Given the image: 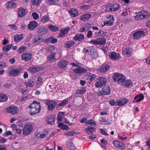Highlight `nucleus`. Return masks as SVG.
<instances>
[{"instance_id": "nucleus-1", "label": "nucleus", "mask_w": 150, "mask_h": 150, "mask_svg": "<svg viewBox=\"0 0 150 150\" xmlns=\"http://www.w3.org/2000/svg\"><path fill=\"white\" fill-rule=\"evenodd\" d=\"M97 80L98 81L95 83L96 87L102 88L106 86L107 81L105 78L100 77Z\"/></svg>"}, {"instance_id": "nucleus-2", "label": "nucleus", "mask_w": 150, "mask_h": 150, "mask_svg": "<svg viewBox=\"0 0 150 150\" xmlns=\"http://www.w3.org/2000/svg\"><path fill=\"white\" fill-rule=\"evenodd\" d=\"M46 104L48 106V109L50 110H52L55 108L57 105V103L53 100L47 99L46 100Z\"/></svg>"}, {"instance_id": "nucleus-3", "label": "nucleus", "mask_w": 150, "mask_h": 150, "mask_svg": "<svg viewBox=\"0 0 150 150\" xmlns=\"http://www.w3.org/2000/svg\"><path fill=\"white\" fill-rule=\"evenodd\" d=\"M33 126L30 124L25 125L24 127L23 132V134L27 135L30 134L33 130Z\"/></svg>"}, {"instance_id": "nucleus-4", "label": "nucleus", "mask_w": 150, "mask_h": 150, "mask_svg": "<svg viewBox=\"0 0 150 150\" xmlns=\"http://www.w3.org/2000/svg\"><path fill=\"white\" fill-rule=\"evenodd\" d=\"M22 69L18 68L16 69H12L9 71V74L11 76H18L21 73Z\"/></svg>"}, {"instance_id": "nucleus-5", "label": "nucleus", "mask_w": 150, "mask_h": 150, "mask_svg": "<svg viewBox=\"0 0 150 150\" xmlns=\"http://www.w3.org/2000/svg\"><path fill=\"white\" fill-rule=\"evenodd\" d=\"M145 36L144 32L143 31L139 30L133 34V37L134 39H139Z\"/></svg>"}, {"instance_id": "nucleus-6", "label": "nucleus", "mask_w": 150, "mask_h": 150, "mask_svg": "<svg viewBox=\"0 0 150 150\" xmlns=\"http://www.w3.org/2000/svg\"><path fill=\"white\" fill-rule=\"evenodd\" d=\"M6 110L8 112L12 114H16L18 112V108L16 106H9L6 108Z\"/></svg>"}, {"instance_id": "nucleus-7", "label": "nucleus", "mask_w": 150, "mask_h": 150, "mask_svg": "<svg viewBox=\"0 0 150 150\" xmlns=\"http://www.w3.org/2000/svg\"><path fill=\"white\" fill-rule=\"evenodd\" d=\"M110 67L106 64H103L100 66L98 69V71L102 73H105L109 70Z\"/></svg>"}, {"instance_id": "nucleus-8", "label": "nucleus", "mask_w": 150, "mask_h": 150, "mask_svg": "<svg viewBox=\"0 0 150 150\" xmlns=\"http://www.w3.org/2000/svg\"><path fill=\"white\" fill-rule=\"evenodd\" d=\"M68 64V62L64 60H62L58 62V66L60 69H67V66Z\"/></svg>"}, {"instance_id": "nucleus-9", "label": "nucleus", "mask_w": 150, "mask_h": 150, "mask_svg": "<svg viewBox=\"0 0 150 150\" xmlns=\"http://www.w3.org/2000/svg\"><path fill=\"white\" fill-rule=\"evenodd\" d=\"M36 30L37 33L40 35H45L48 31L47 28L43 26L38 28Z\"/></svg>"}, {"instance_id": "nucleus-10", "label": "nucleus", "mask_w": 150, "mask_h": 150, "mask_svg": "<svg viewBox=\"0 0 150 150\" xmlns=\"http://www.w3.org/2000/svg\"><path fill=\"white\" fill-rule=\"evenodd\" d=\"M109 55L110 58L113 60H117L119 59L120 54L115 52H111Z\"/></svg>"}, {"instance_id": "nucleus-11", "label": "nucleus", "mask_w": 150, "mask_h": 150, "mask_svg": "<svg viewBox=\"0 0 150 150\" xmlns=\"http://www.w3.org/2000/svg\"><path fill=\"white\" fill-rule=\"evenodd\" d=\"M38 25L37 23L35 21H31L28 25V29L32 30L35 29Z\"/></svg>"}, {"instance_id": "nucleus-12", "label": "nucleus", "mask_w": 150, "mask_h": 150, "mask_svg": "<svg viewBox=\"0 0 150 150\" xmlns=\"http://www.w3.org/2000/svg\"><path fill=\"white\" fill-rule=\"evenodd\" d=\"M32 56V54L30 53H24L22 56V59L26 62L28 61L31 59Z\"/></svg>"}, {"instance_id": "nucleus-13", "label": "nucleus", "mask_w": 150, "mask_h": 150, "mask_svg": "<svg viewBox=\"0 0 150 150\" xmlns=\"http://www.w3.org/2000/svg\"><path fill=\"white\" fill-rule=\"evenodd\" d=\"M13 44H11L10 45L4 46L2 48V50L4 52H6L9 51L12 47L13 50H14L17 49V47L16 46H13Z\"/></svg>"}, {"instance_id": "nucleus-14", "label": "nucleus", "mask_w": 150, "mask_h": 150, "mask_svg": "<svg viewBox=\"0 0 150 150\" xmlns=\"http://www.w3.org/2000/svg\"><path fill=\"white\" fill-rule=\"evenodd\" d=\"M69 28L68 27L62 30H61L58 35V37L60 38L65 36L67 34L68 32L69 31Z\"/></svg>"}, {"instance_id": "nucleus-15", "label": "nucleus", "mask_w": 150, "mask_h": 150, "mask_svg": "<svg viewBox=\"0 0 150 150\" xmlns=\"http://www.w3.org/2000/svg\"><path fill=\"white\" fill-rule=\"evenodd\" d=\"M54 119L55 117L53 115H48L47 116L46 121L48 124L52 125L54 123Z\"/></svg>"}, {"instance_id": "nucleus-16", "label": "nucleus", "mask_w": 150, "mask_h": 150, "mask_svg": "<svg viewBox=\"0 0 150 150\" xmlns=\"http://www.w3.org/2000/svg\"><path fill=\"white\" fill-rule=\"evenodd\" d=\"M129 100L126 98H123L122 99L116 101V105L120 106H122L127 103Z\"/></svg>"}, {"instance_id": "nucleus-17", "label": "nucleus", "mask_w": 150, "mask_h": 150, "mask_svg": "<svg viewBox=\"0 0 150 150\" xmlns=\"http://www.w3.org/2000/svg\"><path fill=\"white\" fill-rule=\"evenodd\" d=\"M132 52V50L129 48H126L122 51V53L125 57L130 56L131 55Z\"/></svg>"}, {"instance_id": "nucleus-18", "label": "nucleus", "mask_w": 150, "mask_h": 150, "mask_svg": "<svg viewBox=\"0 0 150 150\" xmlns=\"http://www.w3.org/2000/svg\"><path fill=\"white\" fill-rule=\"evenodd\" d=\"M74 72L76 74H81L86 73V69L85 68H78L74 69Z\"/></svg>"}, {"instance_id": "nucleus-19", "label": "nucleus", "mask_w": 150, "mask_h": 150, "mask_svg": "<svg viewBox=\"0 0 150 150\" xmlns=\"http://www.w3.org/2000/svg\"><path fill=\"white\" fill-rule=\"evenodd\" d=\"M43 40V38L42 36H38V37H35L33 39V42L35 44H38L40 42H42Z\"/></svg>"}, {"instance_id": "nucleus-20", "label": "nucleus", "mask_w": 150, "mask_h": 150, "mask_svg": "<svg viewBox=\"0 0 150 150\" xmlns=\"http://www.w3.org/2000/svg\"><path fill=\"white\" fill-rule=\"evenodd\" d=\"M40 103H38L37 101L35 100L30 104V105L28 106V108H35L37 109L38 108H41V106L40 105Z\"/></svg>"}, {"instance_id": "nucleus-21", "label": "nucleus", "mask_w": 150, "mask_h": 150, "mask_svg": "<svg viewBox=\"0 0 150 150\" xmlns=\"http://www.w3.org/2000/svg\"><path fill=\"white\" fill-rule=\"evenodd\" d=\"M6 8H13L16 7V3L14 2L9 1L6 3Z\"/></svg>"}, {"instance_id": "nucleus-22", "label": "nucleus", "mask_w": 150, "mask_h": 150, "mask_svg": "<svg viewBox=\"0 0 150 150\" xmlns=\"http://www.w3.org/2000/svg\"><path fill=\"white\" fill-rule=\"evenodd\" d=\"M84 39V35L81 34H76L73 38V39L75 41H81Z\"/></svg>"}, {"instance_id": "nucleus-23", "label": "nucleus", "mask_w": 150, "mask_h": 150, "mask_svg": "<svg viewBox=\"0 0 150 150\" xmlns=\"http://www.w3.org/2000/svg\"><path fill=\"white\" fill-rule=\"evenodd\" d=\"M144 98V96L142 94H140L139 95H137L134 98V100H133L132 102L134 103H135L136 102H139Z\"/></svg>"}, {"instance_id": "nucleus-24", "label": "nucleus", "mask_w": 150, "mask_h": 150, "mask_svg": "<svg viewBox=\"0 0 150 150\" xmlns=\"http://www.w3.org/2000/svg\"><path fill=\"white\" fill-rule=\"evenodd\" d=\"M91 27V24L88 23L86 24L84 27L80 28V32H84L89 30Z\"/></svg>"}, {"instance_id": "nucleus-25", "label": "nucleus", "mask_w": 150, "mask_h": 150, "mask_svg": "<svg viewBox=\"0 0 150 150\" xmlns=\"http://www.w3.org/2000/svg\"><path fill=\"white\" fill-rule=\"evenodd\" d=\"M102 88V91L104 95L110 94V88L108 85L105 86Z\"/></svg>"}, {"instance_id": "nucleus-26", "label": "nucleus", "mask_w": 150, "mask_h": 150, "mask_svg": "<svg viewBox=\"0 0 150 150\" xmlns=\"http://www.w3.org/2000/svg\"><path fill=\"white\" fill-rule=\"evenodd\" d=\"M121 74L117 73H115L113 77V79L114 81L115 82H117L119 83H122V81L120 79V78Z\"/></svg>"}, {"instance_id": "nucleus-27", "label": "nucleus", "mask_w": 150, "mask_h": 150, "mask_svg": "<svg viewBox=\"0 0 150 150\" xmlns=\"http://www.w3.org/2000/svg\"><path fill=\"white\" fill-rule=\"evenodd\" d=\"M91 16V15L89 13L84 14L81 17V20L83 21H86L88 20Z\"/></svg>"}, {"instance_id": "nucleus-28", "label": "nucleus", "mask_w": 150, "mask_h": 150, "mask_svg": "<svg viewBox=\"0 0 150 150\" xmlns=\"http://www.w3.org/2000/svg\"><path fill=\"white\" fill-rule=\"evenodd\" d=\"M96 129L95 128H94L92 126H90L86 129L85 131L88 134L91 135L93 134V131L95 132Z\"/></svg>"}, {"instance_id": "nucleus-29", "label": "nucleus", "mask_w": 150, "mask_h": 150, "mask_svg": "<svg viewBox=\"0 0 150 150\" xmlns=\"http://www.w3.org/2000/svg\"><path fill=\"white\" fill-rule=\"evenodd\" d=\"M89 54L90 55L97 54L96 49L93 46H89Z\"/></svg>"}, {"instance_id": "nucleus-30", "label": "nucleus", "mask_w": 150, "mask_h": 150, "mask_svg": "<svg viewBox=\"0 0 150 150\" xmlns=\"http://www.w3.org/2000/svg\"><path fill=\"white\" fill-rule=\"evenodd\" d=\"M31 108L30 113L31 115H35L36 114L38 113L41 110V108H38L37 109L35 108Z\"/></svg>"}, {"instance_id": "nucleus-31", "label": "nucleus", "mask_w": 150, "mask_h": 150, "mask_svg": "<svg viewBox=\"0 0 150 150\" xmlns=\"http://www.w3.org/2000/svg\"><path fill=\"white\" fill-rule=\"evenodd\" d=\"M69 13L71 16L73 17L77 16L78 14L77 10L74 8L71 9L69 11Z\"/></svg>"}, {"instance_id": "nucleus-32", "label": "nucleus", "mask_w": 150, "mask_h": 150, "mask_svg": "<svg viewBox=\"0 0 150 150\" xmlns=\"http://www.w3.org/2000/svg\"><path fill=\"white\" fill-rule=\"evenodd\" d=\"M23 35L22 34H17L14 37V40L17 42L22 40L23 38Z\"/></svg>"}, {"instance_id": "nucleus-33", "label": "nucleus", "mask_w": 150, "mask_h": 150, "mask_svg": "<svg viewBox=\"0 0 150 150\" xmlns=\"http://www.w3.org/2000/svg\"><path fill=\"white\" fill-rule=\"evenodd\" d=\"M26 14L25 10L23 8H20L18 12V16L19 17H22Z\"/></svg>"}, {"instance_id": "nucleus-34", "label": "nucleus", "mask_w": 150, "mask_h": 150, "mask_svg": "<svg viewBox=\"0 0 150 150\" xmlns=\"http://www.w3.org/2000/svg\"><path fill=\"white\" fill-rule=\"evenodd\" d=\"M8 98L5 95L0 92V102H4L7 101Z\"/></svg>"}, {"instance_id": "nucleus-35", "label": "nucleus", "mask_w": 150, "mask_h": 150, "mask_svg": "<svg viewBox=\"0 0 150 150\" xmlns=\"http://www.w3.org/2000/svg\"><path fill=\"white\" fill-rule=\"evenodd\" d=\"M142 13L143 19H147L150 17V13L147 11H142Z\"/></svg>"}, {"instance_id": "nucleus-36", "label": "nucleus", "mask_w": 150, "mask_h": 150, "mask_svg": "<svg viewBox=\"0 0 150 150\" xmlns=\"http://www.w3.org/2000/svg\"><path fill=\"white\" fill-rule=\"evenodd\" d=\"M58 127H60V129L63 130H69L70 128L67 125H64L63 123L61 122L59 123Z\"/></svg>"}, {"instance_id": "nucleus-37", "label": "nucleus", "mask_w": 150, "mask_h": 150, "mask_svg": "<svg viewBox=\"0 0 150 150\" xmlns=\"http://www.w3.org/2000/svg\"><path fill=\"white\" fill-rule=\"evenodd\" d=\"M69 148L71 149L74 150L75 149V146L73 144L71 140H69L67 142L66 144Z\"/></svg>"}, {"instance_id": "nucleus-38", "label": "nucleus", "mask_w": 150, "mask_h": 150, "mask_svg": "<svg viewBox=\"0 0 150 150\" xmlns=\"http://www.w3.org/2000/svg\"><path fill=\"white\" fill-rule=\"evenodd\" d=\"M56 54L55 53H51L50 55L47 57V60L49 61H52L55 59V56Z\"/></svg>"}, {"instance_id": "nucleus-39", "label": "nucleus", "mask_w": 150, "mask_h": 150, "mask_svg": "<svg viewBox=\"0 0 150 150\" xmlns=\"http://www.w3.org/2000/svg\"><path fill=\"white\" fill-rule=\"evenodd\" d=\"M124 85L126 87L129 88L133 86L132 83V81L129 80L125 81L124 82Z\"/></svg>"}, {"instance_id": "nucleus-40", "label": "nucleus", "mask_w": 150, "mask_h": 150, "mask_svg": "<svg viewBox=\"0 0 150 150\" xmlns=\"http://www.w3.org/2000/svg\"><path fill=\"white\" fill-rule=\"evenodd\" d=\"M64 112H60L58 113L57 120L59 122H62L64 114Z\"/></svg>"}, {"instance_id": "nucleus-41", "label": "nucleus", "mask_w": 150, "mask_h": 150, "mask_svg": "<svg viewBox=\"0 0 150 150\" xmlns=\"http://www.w3.org/2000/svg\"><path fill=\"white\" fill-rule=\"evenodd\" d=\"M74 43L75 42L74 41H67L65 45V47L67 48H70L74 45Z\"/></svg>"}, {"instance_id": "nucleus-42", "label": "nucleus", "mask_w": 150, "mask_h": 150, "mask_svg": "<svg viewBox=\"0 0 150 150\" xmlns=\"http://www.w3.org/2000/svg\"><path fill=\"white\" fill-rule=\"evenodd\" d=\"M113 143L115 147L119 148L121 147L122 145V143L117 140H114L113 141Z\"/></svg>"}, {"instance_id": "nucleus-43", "label": "nucleus", "mask_w": 150, "mask_h": 150, "mask_svg": "<svg viewBox=\"0 0 150 150\" xmlns=\"http://www.w3.org/2000/svg\"><path fill=\"white\" fill-rule=\"evenodd\" d=\"M135 19L137 20H140L143 19L142 14V11L139 12L134 17Z\"/></svg>"}, {"instance_id": "nucleus-44", "label": "nucleus", "mask_w": 150, "mask_h": 150, "mask_svg": "<svg viewBox=\"0 0 150 150\" xmlns=\"http://www.w3.org/2000/svg\"><path fill=\"white\" fill-rule=\"evenodd\" d=\"M39 70V68L34 67H30L28 69V71L33 73L36 72Z\"/></svg>"}, {"instance_id": "nucleus-45", "label": "nucleus", "mask_w": 150, "mask_h": 150, "mask_svg": "<svg viewBox=\"0 0 150 150\" xmlns=\"http://www.w3.org/2000/svg\"><path fill=\"white\" fill-rule=\"evenodd\" d=\"M68 103V101L67 99H66L62 100L61 102L57 105L58 106H64Z\"/></svg>"}, {"instance_id": "nucleus-46", "label": "nucleus", "mask_w": 150, "mask_h": 150, "mask_svg": "<svg viewBox=\"0 0 150 150\" xmlns=\"http://www.w3.org/2000/svg\"><path fill=\"white\" fill-rule=\"evenodd\" d=\"M50 20V19L49 17L47 15H45L42 17L41 20V21L42 22L45 23L49 21Z\"/></svg>"}, {"instance_id": "nucleus-47", "label": "nucleus", "mask_w": 150, "mask_h": 150, "mask_svg": "<svg viewBox=\"0 0 150 150\" xmlns=\"http://www.w3.org/2000/svg\"><path fill=\"white\" fill-rule=\"evenodd\" d=\"M48 40H49V42H51L52 44L56 43L57 41V39L55 38L52 36L48 38Z\"/></svg>"}, {"instance_id": "nucleus-48", "label": "nucleus", "mask_w": 150, "mask_h": 150, "mask_svg": "<svg viewBox=\"0 0 150 150\" xmlns=\"http://www.w3.org/2000/svg\"><path fill=\"white\" fill-rule=\"evenodd\" d=\"M98 45H103L106 42V39L103 38H99V39H98Z\"/></svg>"}, {"instance_id": "nucleus-49", "label": "nucleus", "mask_w": 150, "mask_h": 150, "mask_svg": "<svg viewBox=\"0 0 150 150\" xmlns=\"http://www.w3.org/2000/svg\"><path fill=\"white\" fill-rule=\"evenodd\" d=\"M85 76L88 77L87 79L89 80L90 81H92L94 80L95 75L94 74L91 75L90 74H88L86 75Z\"/></svg>"}, {"instance_id": "nucleus-50", "label": "nucleus", "mask_w": 150, "mask_h": 150, "mask_svg": "<svg viewBox=\"0 0 150 150\" xmlns=\"http://www.w3.org/2000/svg\"><path fill=\"white\" fill-rule=\"evenodd\" d=\"M49 28L50 30L53 31H56L58 30V28L57 27L52 25H50L49 26Z\"/></svg>"}, {"instance_id": "nucleus-51", "label": "nucleus", "mask_w": 150, "mask_h": 150, "mask_svg": "<svg viewBox=\"0 0 150 150\" xmlns=\"http://www.w3.org/2000/svg\"><path fill=\"white\" fill-rule=\"evenodd\" d=\"M108 20H109V21L110 22V24H109L110 25H112L113 23H114V18L111 15H110L108 17Z\"/></svg>"}, {"instance_id": "nucleus-52", "label": "nucleus", "mask_w": 150, "mask_h": 150, "mask_svg": "<svg viewBox=\"0 0 150 150\" xmlns=\"http://www.w3.org/2000/svg\"><path fill=\"white\" fill-rule=\"evenodd\" d=\"M41 0H32V4L33 6H37L39 5Z\"/></svg>"}, {"instance_id": "nucleus-53", "label": "nucleus", "mask_w": 150, "mask_h": 150, "mask_svg": "<svg viewBox=\"0 0 150 150\" xmlns=\"http://www.w3.org/2000/svg\"><path fill=\"white\" fill-rule=\"evenodd\" d=\"M12 146L15 149H18L20 147V144L17 142H16L13 143Z\"/></svg>"}, {"instance_id": "nucleus-54", "label": "nucleus", "mask_w": 150, "mask_h": 150, "mask_svg": "<svg viewBox=\"0 0 150 150\" xmlns=\"http://www.w3.org/2000/svg\"><path fill=\"white\" fill-rule=\"evenodd\" d=\"M87 124H89L90 125L92 126L95 125V126H96V125L95 122L93 120H88L86 123V124L87 125Z\"/></svg>"}, {"instance_id": "nucleus-55", "label": "nucleus", "mask_w": 150, "mask_h": 150, "mask_svg": "<svg viewBox=\"0 0 150 150\" xmlns=\"http://www.w3.org/2000/svg\"><path fill=\"white\" fill-rule=\"evenodd\" d=\"M26 47L25 46L21 47L17 51L19 53H21L26 50Z\"/></svg>"}, {"instance_id": "nucleus-56", "label": "nucleus", "mask_w": 150, "mask_h": 150, "mask_svg": "<svg viewBox=\"0 0 150 150\" xmlns=\"http://www.w3.org/2000/svg\"><path fill=\"white\" fill-rule=\"evenodd\" d=\"M85 92V89L84 88H81L80 89H79L77 91V93L78 94H81L84 93Z\"/></svg>"}, {"instance_id": "nucleus-57", "label": "nucleus", "mask_w": 150, "mask_h": 150, "mask_svg": "<svg viewBox=\"0 0 150 150\" xmlns=\"http://www.w3.org/2000/svg\"><path fill=\"white\" fill-rule=\"evenodd\" d=\"M112 7L113 9V11H117L120 8V6L119 4H115Z\"/></svg>"}, {"instance_id": "nucleus-58", "label": "nucleus", "mask_w": 150, "mask_h": 150, "mask_svg": "<svg viewBox=\"0 0 150 150\" xmlns=\"http://www.w3.org/2000/svg\"><path fill=\"white\" fill-rule=\"evenodd\" d=\"M35 85V82L33 81L28 82L26 83V86L27 87H31Z\"/></svg>"}, {"instance_id": "nucleus-59", "label": "nucleus", "mask_w": 150, "mask_h": 150, "mask_svg": "<svg viewBox=\"0 0 150 150\" xmlns=\"http://www.w3.org/2000/svg\"><path fill=\"white\" fill-rule=\"evenodd\" d=\"M75 134H76V132H75L74 131H71L67 133L66 134L64 133V134L66 136L71 137L73 136Z\"/></svg>"}, {"instance_id": "nucleus-60", "label": "nucleus", "mask_w": 150, "mask_h": 150, "mask_svg": "<svg viewBox=\"0 0 150 150\" xmlns=\"http://www.w3.org/2000/svg\"><path fill=\"white\" fill-rule=\"evenodd\" d=\"M32 16L35 20L37 19L39 17L38 14L36 12H34L32 13Z\"/></svg>"}, {"instance_id": "nucleus-61", "label": "nucleus", "mask_w": 150, "mask_h": 150, "mask_svg": "<svg viewBox=\"0 0 150 150\" xmlns=\"http://www.w3.org/2000/svg\"><path fill=\"white\" fill-rule=\"evenodd\" d=\"M89 46L84 48L83 51V52L85 54H89Z\"/></svg>"}, {"instance_id": "nucleus-62", "label": "nucleus", "mask_w": 150, "mask_h": 150, "mask_svg": "<svg viewBox=\"0 0 150 150\" xmlns=\"http://www.w3.org/2000/svg\"><path fill=\"white\" fill-rule=\"evenodd\" d=\"M98 34H100V36L101 38L104 37L105 34L104 32L101 30H100L99 32H98Z\"/></svg>"}, {"instance_id": "nucleus-63", "label": "nucleus", "mask_w": 150, "mask_h": 150, "mask_svg": "<svg viewBox=\"0 0 150 150\" xmlns=\"http://www.w3.org/2000/svg\"><path fill=\"white\" fill-rule=\"evenodd\" d=\"M120 77V78H119L122 81V83H124L125 81L126 77L122 74L121 75Z\"/></svg>"}, {"instance_id": "nucleus-64", "label": "nucleus", "mask_w": 150, "mask_h": 150, "mask_svg": "<svg viewBox=\"0 0 150 150\" xmlns=\"http://www.w3.org/2000/svg\"><path fill=\"white\" fill-rule=\"evenodd\" d=\"M90 6L89 5H84L81 7V8L83 10L87 9L89 8Z\"/></svg>"}]
</instances>
